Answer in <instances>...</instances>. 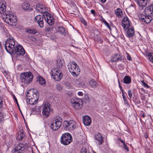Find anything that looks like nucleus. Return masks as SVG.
Masks as SVG:
<instances>
[{
    "label": "nucleus",
    "mask_w": 153,
    "mask_h": 153,
    "mask_svg": "<svg viewBox=\"0 0 153 153\" xmlns=\"http://www.w3.org/2000/svg\"><path fill=\"white\" fill-rule=\"evenodd\" d=\"M84 101L86 103H88L90 101V98L87 95H85L84 99Z\"/></svg>",
    "instance_id": "obj_34"
},
{
    "label": "nucleus",
    "mask_w": 153,
    "mask_h": 153,
    "mask_svg": "<svg viewBox=\"0 0 153 153\" xmlns=\"http://www.w3.org/2000/svg\"><path fill=\"white\" fill-rule=\"evenodd\" d=\"M53 79L56 81H59L62 78H60V77H53Z\"/></svg>",
    "instance_id": "obj_47"
},
{
    "label": "nucleus",
    "mask_w": 153,
    "mask_h": 153,
    "mask_svg": "<svg viewBox=\"0 0 153 153\" xmlns=\"http://www.w3.org/2000/svg\"><path fill=\"white\" fill-rule=\"evenodd\" d=\"M23 9L26 10H32V9L31 6L27 2H24L22 5Z\"/></svg>",
    "instance_id": "obj_20"
},
{
    "label": "nucleus",
    "mask_w": 153,
    "mask_h": 153,
    "mask_svg": "<svg viewBox=\"0 0 153 153\" xmlns=\"http://www.w3.org/2000/svg\"><path fill=\"white\" fill-rule=\"evenodd\" d=\"M56 88L58 91H62L63 88V86L58 84L56 85Z\"/></svg>",
    "instance_id": "obj_36"
},
{
    "label": "nucleus",
    "mask_w": 153,
    "mask_h": 153,
    "mask_svg": "<svg viewBox=\"0 0 153 153\" xmlns=\"http://www.w3.org/2000/svg\"><path fill=\"white\" fill-rule=\"evenodd\" d=\"M72 140L71 135L69 133H66L62 134L61 138V143L67 145L70 144Z\"/></svg>",
    "instance_id": "obj_6"
},
{
    "label": "nucleus",
    "mask_w": 153,
    "mask_h": 153,
    "mask_svg": "<svg viewBox=\"0 0 153 153\" xmlns=\"http://www.w3.org/2000/svg\"><path fill=\"white\" fill-rule=\"evenodd\" d=\"M115 13L116 16L119 18H120L122 17L123 15V11L120 8H117L115 10Z\"/></svg>",
    "instance_id": "obj_22"
},
{
    "label": "nucleus",
    "mask_w": 153,
    "mask_h": 153,
    "mask_svg": "<svg viewBox=\"0 0 153 153\" xmlns=\"http://www.w3.org/2000/svg\"><path fill=\"white\" fill-rule=\"evenodd\" d=\"M44 8V6L42 4H37L36 7V11L40 13H42V10Z\"/></svg>",
    "instance_id": "obj_26"
},
{
    "label": "nucleus",
    "mask_w": 153,
    "mask_h": 153,
    "mask_svg": "<svg viewBox=\"0 0 153 153\" xmlns=\"http://www.w3.org/2000/svg\"><path fill=\"white\" fill-rule=\"evenodd\" d=\"M71 103L72 107L76 109H81L83 105V101L81 99L74 98L71 100Z\"/></svg>",
    "instance_id": "obj_7"
},
{
    "label": "nucleus",
    "mask_w": 153,
    "mask_h": 153,
    "mask_svg": "<svg viewBox=\"0 0 153 153\" xmlns=\"http://www.w3.org/2000/svg\"><path fill=\"white\" fill-rule=\"evenodd\" d=\"M142 75H143V76H144V75H143V74H141V75H140V76H141Z\"/></svg>",
    "instance_id": "obj_63"
},
{
    "label": "nucleus",
    "mask_w": 153,
    "mask_h": 153,
    "mask_svg": "<svg viewBox=\"0 0 153 153\" xmlns=\"http://www.w3.org/2000/svg\"><path fill=\"white\" fill-rule=\"evenodd\" d=\"M47 18H48V19H54L53 17L50 15V14L48 13V15H46Z\"/></svg>",
    "instance_id": "obj_46"
},
{
    "label": "nucleus",
    "mask_w": 153,
    "mask_h": 153,
    "mask_svg": "<svg viewBox=\"0 0 153 153\" xmlns=\"http://www.w3.org/2000/svg\"><path fill=\"white\" fill-rule=\"evenodd\" d=\"M68 69L70 73L74 76H78L80 71V69L77 64L75 62H71L68 65Z\"/></svg>",
    "instance_id": "obj_5"
},
{
    "label": "nucleus",
    "mask_w": 153,
    "mask_h": 153,
    "mask_svg": "<svg viewBox=\"0 0 153 153\" xmlns=\"http://www.w3.org/2000/svg\"><path fill=\"white\" fill-rule=\"evenodd\" d=\"M6 6L5 4H2L0 6V11L2 12H4L6 11Z\"/></svg>",
    "instance_id": "obj_35"
},
{
    "label": "nucleus",
    "mask_w": 153,
    "mask_h": 153,
    "mask_svg": "<svg viewBox=\"0 0 153 153\" xmlns=\"http://www.w3.org/2000/svg\"><path fill=\"white\" fill-rule=\"evenodd\" d=\"M13 99L14 100L15 102H16V103L17 104V105H18V106L19 107V104L18 103V101H17V99L16 98V97L14 95L13 96Z\"/></svg>",
    "instance_id": "obj_49"
},
{
    "label": "nucleus",
    "mask_w": 153,
    "mask_h": 153,
    "mask_svg": "<svg viewBox=\"0 0 153 153\" xmlns=\"http://www.w3.org/2000/svg\"><path fill=\"white\" fill-rule=\"evenodd\" d=\"M45 20L47 23L50 25H52L54 23V19H48V18L45 19Z\"/></svg>",
    "instance_id": "obj_33"
},
{
    "label": "nucleus",
    "mask_w": 153,
    "mask_h": 153,
    "mask_svg": "<svg viewBox=\"0 0 153 153\" xmlns=\"http://www.w3.org/2000/svg\"><path fill=\"white\" fill-rule=\"evenodd\" d=\"M7 38L5 42V48L6 51L10 53H13L14 52L17 55H23L25 51L23 47L20 45H16L13 36L9 33L6 35Z\"/></svg>",
    "instance_id": "obj_1"
},
{
    "label": "nucleus",
    "mask_w": 153,
    "mask_h": 153,
    "mask_svg": "<svg viewBox=\"0 0 153 153\" xmlns=\"http://www.w3.org/2000/svg\"><path fill=\"white\" fill-rule=\"evenodd\" d=\"M72 95V93L71 92H69L66 93V96L69 97H71Z\"/></svg>",
    "instance_id": "obj_48"
},
{
    "label": "nucleus",
    "mask_w": 153,
    "mask_h": 153,
    "mask_svg": "<svg viewBox=\"0 0 153 153\" xmlns=\"http://www.w3.org/2000/svg\"><path fill=\"white\" fill-rule=\"evenodd\" d=\"M151 4L149 6L146 7L145 9V15L141 14L139 16V19L142 21L146 23H150L152 20L151 16H153V11Z\"/></svg>",
    "instance_id": "obj_2"
},
{
    "label": "nucleus",
    "mask_w": 153,
    "mask_h": 153,
    "mask_svg": "<svg viewBox=\"0 0 153 153\" xmlns=\"http://www.w3.org/2000/svg\"><path fill=\"white\" fill-rule=\"evenodd\" d=\"M37 81L41 85H45V81L43 77H37Z\"/></svg>",
    "instance_id": "obj_30"
},
{
    "label": "nucleus",
    "mask_w": 153,
    "mask_h": 153,
    "mask_svg": "<svg viewBox=\"0 0 153 153\" xmlns=\"http://www.w3.org/2000/svg\"><path fill=\"white\" fill-rule=\"evenodd\" d=\"M80 21H81L82 23H83L84 25L86 26L87 25V23L85 21V20L83 18H81L80 19Z\"/></svg>",
    "instance_id": "obj_45"
},
{
    "label": "nucleus",
    "mask_w": 153,
    "mask_h": 153,
    "mask_svg": "<svg viewBox=\"0 0 153 153\" xmlns=\"http://www.w3.org/2000/svg\"><path fill=\"white\" fill-rule=\"evenodd\" d=\"M144 137L145 138H148V136L147 135H145Z\"/></svg>",
    "instance_id": "obj_61"
},
{
    "label": "nucleus",
    "mask_w": 153,
    "mask_h": 153,
    "mask_svg": "<svg viewBox=\"0 0 153 153\" xmlns=\"http://www.w3.org/2000/svg\"><path fill=\"white\" fill-rule=\"evenodd\" d=\"M62 118L59 116H56L53 119V120L50 126L51 129L53 131H56L59 129L62 124Z\"/></svg>",
    "instance_id": "obj_4"
},
{
    "label": "nucleus",
    "mask_w": 153,
    "mask_h": 153,
    "mask_svg": "<svg viewBox=\"0 0 153 153\" xmlns=\"http://www.w3.org/2000/svg\"><path fill=\"white\" fill-rule=\"evenodd\" d=\"M102 18L103 19L102 20V22L105 24V25L110 30H111V28L110 27V26H109V24L107 22L103 19V18L102 17Z\"/></svg>",
    "instance_id": "obj_38"
},
{
    "label": "nucleus",
    "mask_w": 153,
    "mask_h": 153,
    "mask_svg": "<svg viewBox=\"0 0 153 153\" xmlns=\"http://www.w3.org/2000/svg\"><path fill=\"white\" fill-rule=\"evenodd\" d=\"M99 1L102 3H105L106 1V0H99Z\"/></svg>",
    "instance_id": "obj_56"
},
{
    "label": "nucleus",
    "mask_w": 153,
    "mask_h": 153,
    "mask_svg": "<svg viewBox=\"0 0 153 153\" xmlns=\"http://www.w3.org/2000/svg\"><path fill=\"white\" fill-rule=\"evenodd\" d=\"M23 130H20L18 132V135L16 137V139L18 140H22L25 136Z\"/></svg>",
    "instance_id": "obj_21"
},
{
    "label": "nucleus",
    "mask_w": 153,
    "mask_h": 153,
    "mask_svg": "<svg viewBox=\"0 0 153 153\" xmlns=\"http://www.w3.org/2000/svg\"><path fill=\"white\" fill-rule=\"evenodd\" d=\"M20 76H33L32 73L30 72H23L20 75Z\"/></svg>",
    "instance_id": "obj_28"
},
{
    "label": "nucleus",
    "mask_w": 153,
    "mask_h": 153,
    "mask_svg": "<svg viewBox=\"0 0 153 153\" xmlns=\"http://www.w3.org/2000/svg\"><path fill=\"white\" fill-rule=\"evenodd\" d=\"M65 85L67 86H68V88H71V84L70 83H67L65 84Z\"/></svg>",
    "instance_id": "obj_55"
},
{
    "label": "nucleus",
    "mask_w": 153,
    "mask_h": 153,
    "mask_svg": "<svg viewBox=\"0 0 153 153\" xmlns=\"http://www.w3.org/2000/svg\"><path fill=\"white\" fill-rule=\"evenodd\" d=\"M123 96V100H124V99L125 100V99H126V95L124 96Z\"/></svg>",
    "instance_id": "obj_60"
},
{
    "label": "nucleus",
    "mask_w": 153,
    "mask_h": 153,
    "mask_svg": "<svg viewBox=\"0 0 153 153\" xmlns=\"http://www.w3.org/2000/svg\"><path fill=\"white\" fill-rule=\"evenodd\" d=\"M4 105V101L3 98L1 96H0V109L2 108Z\"/></svg>",
    "instance_id": "obj_37"
},
{
    "label": "nucleus",
    "mask_w": 153,
    "mask_h": 153,
    "mask_svg": "<svg viewBox=\"0 0 153 153\" xmlns=\"http://www.w3.org/2000/svg\"><path fill=\"white\" fill-rule=\"evenodd\" d=\"M123 100L124 101L125 104H126V105H128L129 104L127 100V99H125H125Z\"/></svg>",
    "instance_id": "obj_52"
},
{
    "label": "nucleus",
    "mask_w": 153,
    "mask_h": 153,
    "mask_svg": "<svg viewBox=\"0 0 153 153\" xmlns=\"http://www.w3.org/2000/svg\"><path fill=\"white\" fill-rule=\"evenodd\" d=\"M64 126L67 131H72L76 127L75 122L73 120L65 121L64 123Z\"/></svg>",
    "instance_id": "obj_8"
},
{
    "label": "nucleus",
    "mask_w": 153,
    "mask_h": 153,
    "mask_svg": "<svg viewBox=\"0 0 153 153\" xmlns=\"http://www.w3.org/2000/svg\"><path fill=\"white\" fill-rule=\"evenodd\" d=\"M4 120L3 115L1 112H0V122H2Z\"/></svg>",
    "instance_id": "obj_44"
},
{
    "label": "nucleus",
    "mask_w": 153,
    "mask_h": 153,
    "mask_svg": "<svg viewBox=\"0 0 153 153\" xmlns=\"http://www.w3.org/2000/svg\"><path fill=\"white\" fill-rule=\"evenodd\" d=\"M77 94L79 96H82L83 95V93L82 92L79 91L78 92Z\"/></svg>",
    "instance_id": "obj_51"
},
{
    "label": "nucleus",
    "mask_w": 153,
    "mask_h": 153,
    "mask_svg": "<svg viewBox=\"0 0 153 153\" xmlns=\"http://www.w3.org/2000/svg\"><path fill=\"white\" fill-rule=\"evenodd\" d=\"M131 79L130 77H124L123 79V82L126 84H129L131 83Z\"/></svg>",
    "instance_id": "obj_32"
},
{
    "label": "nucleus",
    "mask_w": 153,
    "mask_h": 153,
    "mask_svg": "<svg viewBox=\"0 0 153 153\" xmlns=\"http://www.w3.org/2000/svg\"><path fill=\"white\" fill-rule=\"evenodd\" d=\"M39 98V95L38 91L33 92L30 91L27 92L26 97L27 102L30 104L32 105L36 104Z\"/></svg>",
    "instance_id": "obj_3"
},
{
    "label": "nucleus",
    "mask_w": 153,
    "mask_h": 153,
    "mask_svg": "<svg viewBox=\"0 0 153 153\" xmlns=\"http://www.w3.org/2000/svg\"><path fill=\"white\" fill-rule=\"evenodd\" d=\"M134 34V29L133 28H129L127 31L126 35L127 37H131Z\"/></svg>",
    "instance_id": "obj_24"
},
{
    "label": "nucleus",
    "mask_w": 153,
    "mask_h": 153,
    "mask_svg": "<svg viewBox=\"0 0 153 153\" xmlns=\"http://www.w3.org/2000/svg\"><path fill=\"white\" fill-rule=\"evenodd\" d=\"M148 56L150 61L153 62V53H149L148 54Z\"/></svg>",
    "instance_id": "obj_39"
},
{
    "label": "nucleus",
    "mask_w": 153,
    "mask_h": 153,
    "mask_svg": "<svg viewBox=\"0 0 153 153\" xmlns=\"http://www.w3.org/2000/svg\"><path fill=\"white\" fill-rule=\"evenodd\" d=\"M152 9H153L152 10H153V4H152Z\"/></svg>",
    "instance_id": "obj_64"
},
{
    "label": "nucleus",
    "mask_w": 153,
    "mask_h": 153,
    "mask_svg": "<svg viewBox=\"0 0 153 153\" xmlns=\"http://www.w3.org/2000/svg\"><path fill=\"white\" fill-rule=\"evenodd\" d=\"M141 82H142L143 85L144 87L148 88H149V86L148 85H147L143 80L141 81Z\"/></svg>",
    "instance_id": "obj_43"
},
{
    "label": "nucleus",
    "mask_w": 153,
    "mask_h": 153,
    "mask_svg": "<svg viewBox=\"0 0 153 153\" xmlns=\"http://www.w3.org/2000/svg\"><path fill=\"white\" fill-rule=\"evenodd\" d=\"M33 77H20L21 83L28 84L32 81Z\"/></svg>",
    "instance_id": "obj_16"
},
{
    "label": "nucleus",
    "mask_w": 153,
    "mask_h": 153,
    "mask_svg": "<svg viewBox=\"0 0 153 153\" xmlns=\"http://www.w3.org/2000/svg\"><path fill=\"white\" fill-rule=\"evenodd\" d=\"M127 59L129 60H131V56H129L128 54H127Z\"/></svg>",
    "instance_id": "obj_50"
},
{
    "label": "nucleus",
    "mask_w": 153,
    "mask_h": 153,
    "mask_svg": "<svg viewBox=\"0 0 153 153\" xmlns=\"http://www.w3.org/2000/svg\"><path fill=\"white\" fill-rule=\"evenodd\" d=\"M72 83L74 85L77 87H81L85 85L83 80L80 77H77L73 79Z\"/></svg>",
    "instance_id": "obj_12"
},
{
    "label": "nucleus",
    "mask_w": 153,
    "mask_h": 153,
    "mask_svg": "<svg viewBox=\"0 0 153 153\" xmlns=\"http://www.w3.org/2000/svg\"><path fill=\"white\" fill-rule=\"evenodd\" d=\"M123 148L124 150H126L127 152H128L129 151L128 148L125 143H124V144L123 145Z\"/></svg>",
    "instance_id": "obj_42"
},
{
    "label": "nucleus",
    "mask_w": 153,
    "mask_h": 153,
    "mask_svg": "<svg viewBox=\"0 0 153 153\" xmlns=\"http://www.w3.org/2000/svg\"><path fill=\"white\" fill-rule=\"evenodd\" d=\"M91 13L93 14L94 15H95V14L96 13L95 10H91Z\"/></svg>",
    "instance_id": "obj_54"
},
{
    "label": "nucleus",
    "mask_w": 153,
    "mask_h": 153,
    "mask_svg": "<svg viewBox=\"0 0 153 153\" xmlns=\"http://www.w3.org/2000/svg\"><path fill=\"white\" fill-rule=\"evenodd\" d=\"M122 96H125V91L123 90H122Z\"/></svg>",
    "instance_id": "obj_57"
},
{
    "label": "nucleus",
    "mask_w": 153,
    "mask_h": 153,
    "mask_svg": "<svg viewBox=\"0 0 153 153\" xmlns=\"http://www.w3.org/2000/svg\"><path fill=\"white\" fill-rule=\"evenodd\" d=\"M122 24L125 30H127L130 26V21L127 17H125L123 18L122 20Z\"/></svg>",
    "instance_id": "obj_14"
},
{
    "label": "nucleus",
    "mask_w": 153,
    "mask_h": 153,
    "mask_svg": "<svg viewBox=\"0 0 153 153\" xmlns=\"http://www.w3.org/2000/svg\"><path fill=\"white\" fill-rule=\"evenodd\" d=\"M5 21L7 23L13 25V23L16 22L17 20L13 15L10 14H6Z\"/></svg>",
    "instance_id": "obj_11"
},
{
    "label": "nucleus",
    "mask_w": 153,
    "mask_h": 153,
    "mask_svg": "<svg viewBox=\"0 0 153 153\" xmlns=\"http://www.w3.org/2000/svg\"><path fill=\"white\" fill-rule=\"evenodd\" d=\"M52 73H51V75L52 76H62V74L59 70H54V71H51Z\"/></svg>",
    "instance_id": "obj_25"
},
{
    "label": "nucleus",
    "mask_w": 153,
    "mask_h": 153,
    "mask_svg": "<svg viewBox=\"0 0 153 153\" xmlns=\"http://www.w3.org/2000/svg\"><path fill=\"white\" fill-rule=\"evenodd\" d=\"M119 140L123 144V145L124 144V143H125L121 139H119Z\"/></svg>",
    "instance_id": "obj_58"
},
{
    "label": "nucleus",
    "mask_w": 153,
    "mask_h": 153,
    "mask_svg": "<svg viewBox=\"0 0 153 153\" xmlns=\"http://www.w3.org/2000/svg\"><path fill=\"white\" fill-rule=\"evenodd\" d=\"M25 149V145L20 143L14 148L12 151V153H21Z\"/></svg>",
    "instance_id": "obj_10"
},
{
    "label": "nucleus",
    "mask_w": 153,
    "mask_h": 153,
    "mask_svg": "<svg viewBox=\"0 0 153 153\" xmlns=\"http://www.w3.org/2000/svg\"><path fill=\"white\" fill-rule=\"evenodd\" d=\"M43 17V16L39 15L36 16L34 19L35 22L38 24V26L40 28L44 27Z\"/></svg>",
    "instance_id": "obj_9"
},
{
    "label": "nucleus",
    "mask_w": 153,
    "mask_h": 153,
    "mask_svg": "<svg viewBox=\"0 0 153 153\" xmlns=\"http://www.w3.org/2000/svg\"><path fill=\"white\" fill-rule=\"evenodd\" d=\"M3 74L5 76H9V74L7 73V72L6 71H4V72Z\"/></svg>",
    "instance_id": "obj_53"
},
{
    "label": "nucleus",
    "mask_w": 153,
    "mask_h": 153,
    "mask_svg": "<svg viewBox=\"0 0 153 153\" xmlns=\"http://www.w3.org/2000/svg\"><path fill=\"white\" fill-rule=\"evenodd\" d=\"M50 111V104L47 103L43 106L42 113L44 116L48 117L49 115V112Z\"/></svg>",
    "instance_id": "obj_13"
},
{
    "label": "nucleus",
    "mask_w": 153,
    "mask_h": 153,
    "mask_svg": "<svg viewBox=\"0 0 153 153\" xmlns=\"http://www.w3.org/2000/svg\"><path fill=\"white\" fill-rule=\"evenodd\" d=\"M121 59V58L120 56V55L118 54H115L114 55L112 56L111 60L109 62H116Z\"/></svg>",
    "instance_id": "obj_19"
},
{
    "label": "nucleus",
    "mask_w": 153,
    "mask_h": 153,
    "mask_svg": "<svg viewBox=\"0 0 153 153\" xmlns=\"http://www.w3.org/2000/svg\"><path fill=\"white\" fill-rule=\"evenodd\" d=\"M138 4L141 7H145L147 3V0H137Z\"/></svg>",
    "instance_id": "obj_23"
},
{
    "label": "nucleus",
    "mask_w": 153,
    "mask_h": 153,
    "mask_svg": "<svg viewBox=\"0 0 153 153\" xmlns=\"http://www.w3.org/2000/svg\"><path fill=\"white\" fill-rule=\"evenodd\" d=\"M56 65L59 68H61L63 65V61L62 59H59L56 60Z\"/></svg>",
    "instance_id": "obj_29"
},
{
    "label": "nucleus",
    "mask_w": 153,
    "mask_h": 153,
    "mask_svg": "<svg viewBox=\"0 0 153 153\" xmlns=\"http://www.w3.org/2000/svg\"><path fill=\"white\" fill-rule=\"evenodd\" d=\"M89 83L93 88H95L98 85V84L93 79L90 80L89 81Z\"/></svg>",
    "instance_id": "obj_27"
},
{
    "label": "nucleus",
    "mask_w": 153,
    "mask_h": 153,
    "mask_svg": "<svg viewBox=\"0 0 153 153\" xmlns=\"http://www.w3.org/2000/svg\"><path fill=\"white\" fill-rule=\"evenodd\" d=\"M102 135L100 133H97L95 136V139L98 142V144L99 145H102L103 143L104 138Z\"/></svg>",
    "instance_id": "obj_15"
},
{
    "label": "nucleus",
    "mask_w": 153,
    "mask_h": 153,
    "mask_svg": "<svg viewBox=\"0 0 153 153\" xmlns=\"http://www.w3.org/2000/svg\"><path fill=\"white\" fill-rule=\"evenodd\" d=\"M26 32L27 33L33 34H35L37 32V30L34 29H27Z\"/></svg>",
    "instance_id": "obj_31"
},
{
    "label": "nucleus",
    "mask_w": 153,
    "mask_h": 153,
    "mask_svg": "<svg viewBox=\"0 0 153 153\" xmlns=\"http://www.w3.org/2000/svg\"><path fill=\"white\" fill-rule=\"evenodd\" d=\"M58 32L60 33L61 34L66 36L68 35L67 31L65 29L62 27H59L58 28Z\"/></svg>",
    "instance_id": "obj_18"
},
{
    "label": "nucleus",
    "mask_w": 153,
    "mask_h": 153,
    "mask_svg": "<svg viewBox=\"0 0 153 153\" xmlns=\"http://www.w3.org/2000/svg\"><path fill=\"white\" fill-rule=\"evenodd\" d=\"M80 153H90L89 151H87L85 148H82Z\"/></svg>",
    "instance_id": "obj_41"
},
{
    "label": "nucleus",
    "mask_w": 153,
    "mask_h": 153,
    "mask_svg": "<svg viewBox=\"0 0 153 153\" xmlns=\"http://www.w3.org/2000/svg\"><path fill=\"white\" fill-rule=\"evenodd\" d=\"M83 121L85 125L87 126H89L91 122V118L88 116L83 117Z\"/></svg>",
    "instance_id": "obj_17"
},
{
    "label": "nucleus",
    "mask_w": 153,
    "mask_h": 153,
    "mask_svg": "<svg viewBox=\"0 0 153 153\" xmlns=\"http://www.w3.org/2000/svg\"><path fill=\"white\" fill-rule=\"evenodd\" d=\"M119 87L120 88V90H121V91H122V90H123V89H122V86L120 85V83H119Z\"/></svg>",
    "instance_id": "obj_59"
},
{
    "label": "nucleus",
    "mask_w": 153,
    "mask_h": 153,
    "mask_svg": "<svg viewBox=\"0 0 153 153\" xmlns=\"http://www.w3.org/2000/svg\"><path fill=\"white\" fill-rule=\"evenodd\" d=\"M128 94L129 98V100H131L132 97V92L131 90H128Z\"/></svg>",
    "instance_id": "obj_40"
},
{
    "label": "nucleus",
    "mask_w": 153,
    "mask_h": 153,
    "mask_svg": "<svg viewBox=\"0 0 153 153\" xmlns=\"http://www.w3.org/2000/svg\"><path fill=\"white\" fill-rule=\"evenodd\" d=\"M143 117H144L145 116V115L144 114H143L142 115Z\"/></svg>",
    "instance_id": "obj_62"
}]
</instances>
